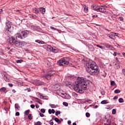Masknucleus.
I'll return each instance as SVG.
<instances>
[{"mask_svg": "<svg viewBox=\"0 0 125 125\" xmlns=\"http://www.w3.org/2000/svg\"><path fill=\"white\" fill-rule=\"evenodd\" d=\"M28 118L29 120H30V121H32V120H33V116L31 114H29L28 115Z\"/></svg>", "mask_w": 125, "mask_h": 125, "instance_id": "nucleus-32", "label": "nucleus"}, {"mask_svg": "<svg viewBox=\"0 0 125 125\" xmlns=\"http://www.w3.org/2000/svg\"><path fill=\"white\" fill-rule=\"evenodd\" d=\"M36 42H38V43H39L40 44H44V42L43 41H40L39 40L35 41Z\"/></svg>", "mask_w": 125, "mask_h": 125, "instance_id": "nucleus-25", "label": "nucleus"}, {"mask_svg": "<svg viewBox=\"0 0 125 125\" xmlns=\"http://www.w3.org/2000/svg\"><path fill=\"white\" fill-rule=\"evenodd\" d=\"M110 85L111 86H114V85H116V83H115V81H110Z\"/></svg>", "mask_w": 125, "mask_h": 125, "instance_id": "nucleus-30", "label": "nucleus"}, {"mask_svg": "<svg viewBox=\"0 0 125 125\" xmlns=\"http://www.w3.org/2000/svg\"><path fill=\"white\" fill-rule=\"evenodd\" d=\"M58 51H59V49H58V48H57L55 47H53L52 50V52H54V53H57V52H58Z\"/></svg>", "mask_w": 125, "mask_h": 125, "instance_id": "nucleus-19", "label": "nucleus"}, {"mask_svg": "<svg viewBox=\"0 0 125 125\" xmlns=\"http://www.w3.org/2000/svg\"><path fill=\"white\" fill-rule=\"evenodd\" d=\"M115 59H116V61H117V63H120V61H119V59L118 58V57H116L115 58Z\"/></svg>", "mask_w": 125, "mask_h": 125, "instance_id": "nucleus-55", "label": "nucleus"}, {"mask_svg": "<svg viewBox=\"0 0 125 125\" xmlns=\"http://www.w3.org/2000/svg\"><path fill=\"white\" fill-rule=\"evenodd\" d=\"M6 90V88L4 87H1L0 89V91L1 92L2 91H5Z\"/></svg>", "mask_w": 125, "mask_h": 125, "instance_id": "nucleus-34", "label": "nucleus"}, {"mask_svg": "<svg viewBox=\"0 0 125 125\" xmlns=\"http://www.w3.org/2000/svg\"><path fill=\"white\" fill-rule=\"evenodd\" d=\"M118 19L120 21H124V18H123V17H119Z\"/></svg>", "mask_w": 125, "mask_h": 125, "instance_id": "nucleus-44", "label": "nucleus"}, {"mask_svg": "<svg viewBox=\"0 0 125 125\" xmlns=\"http://www.w3.org/2000/svg\"><path fill=\"white\" fill-rule=\"evenodd\" d=\"M85 68L86 72L90 74V75H98V74H99V72L100 71L98 65L96 64L95 62L92 61H89L86 63Z\"/></svg>", "mask_w": 125, "mask_h": 125, "instance_id": "nucleus-2", "label": "nucleus"}, {"mask_svg": "<svg viewBox=\"0 0 125 125\" xmlns=\"http://www.w3.org/2000/svg\"><path fill=\"white\" fill-rule=\"evenodd\" d=\"M119 103H124V99L120 98L118 100Z\"/></svg>", "mask_w": 125, "mask_h": 125, "instance_id": "nucleus-33", "label": "nucleus"}, {"mask_svg": "<svg viewBox=\"0 0 125 125\" xmlns=\"http://www.w3.org/2000/svg\"><path fill=\"white\" fill-rule=\"evenodd\" d=\"M118 99V96H116L113 98V100H115V99Z\"/></svg>", "mask_w": 125, "mask_h": 125, "instance_id": "nucleus-62", "label": "nucleus"}, {"mask_svg": "<svg viewBox=\"0 0 125 125\" xmlns=\"http://www.w3.org/2000/svg\"><path fill=\"white\" fill-rule=\"evenodd\" d=\"M48 113L50 114L52 113V110L51 109L48 110Z\"/></svg>", "mask_w": 125, "mask_h": 125, "instance_id": "nucleus-57", "label": "nucleus"}, {"mask_svg": "<svg viewBox=\"0 0 125 125\" xmlns=\"http://www.w3.org/2000/svg\"><path fill=\"white\" fill-rule=\"evenodd\" d=\"M15 108L16 109H18V110H20V106H19V104H15Z\"/></svg>", "mask_w": 125, "mask_h": 125, "instance_id": "nucleus-27", "label": "nucleus"}, {"mask_svg": "<svg viewBox=\"0 0 125 125\" xmlns=\"http://www.w3.org/2000/svg\"><path fill=\"white\" fill-rule=\"evenodd\" d=\"M39 115L40 116V117H44V115L41 112H39Z\"/></svg>", "mask_w": 125, "mask_h": 125, "instance_id": "nucleus-46", "label": "nucleus"}, {"mask_svg": "<svg viewBox=\"0 0 125 125\" xmlns=\"http://www.w3.org/2000/svg\"><path fill=\"white\" fill-rule=\"evenodd\" d=\"M66 86H68L70 88L72 87L78 93H83L84 90H86L88 86H89V81L83 77H79L73 83H66Z\"/></svg>", "mask_w": 125, "mask_h": 125, "instance_id": "nucleus-1", "label": "nucleus"}, {"mask_svg": "<svg viewBox=\"0 0 125 125\" xmlns=\"http://www.w3.org/2000/svg\"><path fill=\"white\" fill-rule=\"evenodd\" d=\"M30 28L33 31H38V30H39V26L36 25H31Z\"/></svg>", "mask_w": 125, "mask_h": 125, "instance_id": "nucleus-11", "label": "nucleus"}, {"mask_svg": "<svg viewBox=\"0 0 125 125\" xmlns=\"http://www.w3.org/2000/svg\"><path fill=\"white\" fill-rule=\"evenodd\" d=\"M8 85H9V86H10V87H12V86H13V84L11 83H9Z\"/></svg>", "mask_w": 125, "mask_h": 125, "instance_id": "nucleus-51", "label": "nucleus"}, {"mask_svg": "<svg viewBox=\"0 0 125 125\" xmlns=\"http://www.w3.org/2000/svg\"><path fill=\"white\" fill-rule=\"evenodd\" d=\"M7 42L10 43V44H11V43L14 44L15 42V38L14 37L9 38L7 40Z\"/></svg>", "mask_w": 125, "mask_h": 125, "instance_id": "nucleus-7", "label": "nucleus"}, {"mask_svg": "<svg viewBox=\"0 0 125 125\" xmlns=\"http://www.w3.org/2000/svg\"><path fill=\"white\" fill-rule=\"evenodd\" d=\"M112 114H113V115L116 114V109H113L112 110Z\"/></svg>", "mask_w": 125, "mask_h": 125, "instance_id": "nucleus-48", "label": "nucleus"}, {"mask_svg": "<svg viewBox=\"0 0 125 125\" xmlns=\"http://www.w3.org/2000/svg\"><path fill=\"white\" fill-rule=\"evenodd\" d=\"M91 8L93 10H95V11L98 12V8H99V6L95 4H93L91 5Z\"/></svg>", "mask_w": 125, "mask_h": 125, "instance_id": "nucleus-10", "label": "nucleus"}, {"mask_svg": "<svg viewBox=\"0 0 125 125\" xmlns=\"http://www.w3.org/2000/svg\"><path fill=\"white\" fill-rule=\"evenodd\" d=\"M88 47L89 51H94L95 49L94 46H93L92 45H89Z\"/></svg>", "mask_w": 125, "mask_h": 125, "instance_id": "nucleus-17", "label": "nucleus"}, {"mask_svg": "<svg viewBox=\"0 0 125 125\" xmlns=\"http://www.w3.org/2000/svg\"><path fill=\"white\" fill-rule=\"evenodd\" d=\"M55 110L54 109H52V114H55Z\"/></svg>", "mask_w": 125, "mask_h": 125, "instance_id": "nucleus-58", "label": "nucleus"}, {"mask_svg": "<svg viewBox=\"0 0 125 125\" xmlns=\"http://www.w3.org/2000/svg\"><path fill=\"white\" fill-rule=\"evenodd\" d=\"M106 12V9L103 6H99V9L98 8V12Z\"/></svg>", "mask_w": 125, "mask_h": 125, "instance_id": "nucleus-8", "label": "nucleus"}, {"mask_svg": "<svg viewBox=\"0 0 125 125\" xmlns=\"http://www.w3.org/2000/svg\"><path fill=\"white\" fill-rule=\"evenodd\" d=\"M40 98H41V99H46V96L41 95Z\"/></svg>", "mask_w": 125, "mask_h": 125, "instance_id": "nucleus-36", "label": "nucleus"}, {"mask_svg": "<svg viewBox=\"0 0 125 125\" xmlns=\"http://www.w3.org/2000/svg\"><path fill=\"white\" fill-rule=\"evenodd\" d=\"M15 116H20V113H19V112H17L15 113Z\"/></svg>", "mask_w": 125, "mask_h": 125, "instance_id": "nucleus-50", "label": "nucleus"}, {"mask_svg": "<svg viewBox=\"0 0 125 125\" xmlns=\"http://www.w3.org/2000/svg\"><path fill=\"white\" fill-rule=\"evenodd\" d=\"M54 74V73L52 71H47L46 74L43 75V77L44 78H45L46 80H49L50 79H51V77L53 76Z\"/></svg>", "mask_w": 125, "mask_h": 125, "instance_id": "nucleus-6", "label": "nucleus"}, {"mask_svg": "<svg viewBox=\"0 0 125 125\" xmlns=\"http://www.w3.org/2000/svg\"><path fill=\"white\" fill-rule=\"evenodd\" d=\"M101 104H108V102L106 100H103L101 102Z\"/></svg>", "mask_w": 125, "mask_h": 125, "instance_id": "nucleus-35", "label": "nucleus"}, {"mask_svg": "<svg viewBox=\"0 0 125 125\" xmlns=\"http://www.w3.org/2000/svg\"><path fill=\"white\" fill-rule=\"evenodd\" d=\"M4 80L5 81V82H7V83H9L10 82V80L7 78L6 76H4Z\"/></svg>", "mask_w": 125, "mask_h": 125, "instance_id": "nucleus-29", "label": "nucleus"}, {"mask_svg": "<svg viewBox=\"0 0 125 125\" xmlns=\"http://www.w3.org/2000/svg\"><path fill=\"white\" fill-rule=\"evenodd\" d=\"M55 121L56 123H57L59 125L61 124V121L59 120L58 118H55Z\"/></svg>", "mask_w": 125, "mask_h": 125, "instance_id": "nucleus-26", "label": "nucleus"}, {"mask_svg": "<svg viewBox=\"0 0 125 125\" xmlns=\"http://www.w3.org/2000/svg\"><path fill=\"white\" fill-rule=\"evenodd\" d=\"M69 61H70L69 57H64L59 60L57 64L59 66H63L64 67L69 64Z\"/></svg>", "mask_w": 125, "mask_h": 125, "instance_id": "nucleus-3", "label": "nucleus"}, {"mask_svg": "<svg viewBox=\"0 0 125 125\" xmlns=\"http://www.w3.org/2000/svg\"><path fill=\"white\" fill-rule=\"evenodd\" d=\"M49 106H51L52 108H57L58 107V104H49Z\"/></svg>", "mask_w": 125, "mask_h": 125, "instance_id": "nucleus-28", "label": "nucleus"}, {"mask_svg": "<svg viewBox=\"0 0 125 125\" xmlns=\"http://www.w3.org/2000/svg\"><path fill=\"white\" fill-rule=\"evenodd\" d=\"M53 48V47L50 45H47L46 46L47 50H48V51H52Z\"/></svg>", "mask_w": 125, "mask_h": 125, "instance_id": "nucleus-21", "label": "nucleus"}, {"mask_svg": "<svg viewBox=\"0 0 125 125\" xmlns=\"http://www.w3.org/2000/svg\"><path fill=\"white\" fill-rule=\"evenodd\" d=\"M105 47H106L107 48H109V49H111V50H113V49H114L113 47L112 46V45H110V44H105Z\"/></svg>", "mask_w": 125, "mask_h": 125, "instance_id": "nucleus-20", "label": "nucleus"}, {"mask_svg": "<svg viewBox=\"0 0 125 125\" xmlns=\"http://www.w3.org/2000/svg\"><path fill=\"white\" fill-rule=\"evenodd\" d=\"M97 108H98V105H96L95 106H94V109H97Z\"/></svg>", "mask_w": 125, "mask_h": 125, "instance_id": "nucleus-63", "label": "nucleus"}, {"mask_svg": "<svg viewBox=\"0 0 125 125\" xmlns=\"http://www.w3.org/2000/svg\"><path fill=\"white\" fill-rule=\"evenodd\" d=\"M84 8V11L85 13H87L88 12V7L85 6V5H83Z\"/></svg>", "mask_w": 125, "mask_h": 125, "instance_id": "nucleus-24", "label": "nucleus"}, {"mask_svg": "<svg viewBox=\"0 0 125 125\" xmlns=\"http://www.w3.org/2000/svg\"><path fill=\"white\" fill-rule=\"evenodd\" d=\"M62 104H63V106H65V107H68V104L67 103H66V102H63Z\"/></svg>", "mask_w": 125, "mask_h": 125, "instance_id": "nucleus-41", "label": "nucleus"}, {"mask_svg": "<svg viewBox=\"0 0 125 125\" xmlns=\"http://www.w3.org/2000/svg\"><path fill=\"white\" fill-rule=\"evenodd\" d=\"M66 95L63 96V97H62L63 98H64L65 99H71V96H70V95H69L68 94L66 93L65 94Z\"/></svg>", "mask_w": 125, "mask_h": 125, "instance_id": "nucleus-22", "label": "nucleus"}, {"mask_svg": "<svg viewBox=\"0 0 125 125\" xmlns=\"http://www.w3.org/2000/svg\"><path fill=\"white\" fill-rule=\"evenodd\" d=\"M71 123H72V122H71L70 120L68 121V122H67L68 125H71Z\"/></svg>", "mask_w": 125, "mask_h": 125, "instance_id": "nucleus-60", "label": "nucleus"}, {"mask_svg": "<svg viewBox=\"0 0 125 125\" xmlns=\"http://www.w3.org/2000/svg\"><path fill=\"white\" fill-rule=\"evenodd\" d=\"M41 112L42 113V114H44V113H45V109H44L43 108H42L41 109Z\"/></svg>", "mask_w": 125, "mask_h": 125, "instance_id": "nucleus-42", "label": "nucleus"}, {"mask_svg": "<svg viewBox=\"0 0 125 125\" xmlns=\"http://www.w3.org/2000/svg\"><path fill=\"white\" fill-rule=\"evenodd\" d=\"M117 52H114L113 53V56H117Z\"/></svg>", "mask_w": 125, "mask_h": 125, "instance_id": "nucleus-59", "label": "nucleus"}, {"mask_svg": "<svg viewBox=\"0 0 125 125\" xmlns=\"http://www.w3.org/2000/svg\"><path fill=\"white\" fill-rule=\"evenodd\" d=\"M50 125H54V123H53V122H52V120H51L50 121Z\"/></svg>", "mask_w": 125, "mask_h": 125, "instance_id": "nucleus-49", "label": "nucleus"}, {"mask_svg": "<svg viewBox=\"0 0 125 125\" xmlns=\"http://www.w3.org/2000/svg\"><path fill=\"white\" fill-rule=\"evenodd\" d=\"M60 114H61V111H57L55 112L56 116H58V115H60Z\"/></svg>", "mask_w": 125, "mask_h": 125, "instance_id": "nucleus-40", "label": "nucleus"}, {"mask_svg": "<svg viewBox=\"0 0 125 125\" xmlns=\"http://www.w3.org/2000/svg\"><path fill=\"white\" fill-rule=\"evenodd\" d=\"M10 21L7 20L5 22V32L7 33V34H11V27H12V24L11 23Z\"/></svg>", "mask_w": 125, "mask_h": 125, "instance_id": "nucleus-5", "label": "nucleus"}, {"mask_svg": "<svg viewBox=\"0 0 125 125\" xmlns=\"http://www.w3.org/2000/svg\"><path fill=\"white\" fill-rule=\"evenodd\" d=\"M32 11L33 13H35V14H39V12H40V9L37 8H33L32 9Z\"/></svg>", "mask_w": 125, "mask_h": 125, "instance_id": "nucleus-14", "label": "nucleus"}, {"mask_svg": "<svg viewBox=\"0 0 125 125\" xmlns=\"http://www.w3.org/2000/svg\"><path fill=\"white\" fill-rule=\"evenodd\" d=\"M30 107L32 108V109H34V108L35 107V104H31Z\"/></svg>", "mask_w": 125, "mask_h": 125, "instance_id": "nucleus-54", "label": "nucleus"}, {"mask_svg": "<svg viewBox=\"0 0 125 125\" xmlns=\"http://www.w3.org/2000/svg\"><path fill=\"white\" fill-rule=\"evenodd\" d=\"M25 90H27L28 92H30L31 91V88H27V89H25Z\"/></svg>", "mask_w": 125, "mask_h": 125, "instance_id": "nucleus-53", "label": "nucleus"}, {"mask_svg": "<svg viewBox=\"0 0 125 125\" xmlns=\"http://www.w3.org/2000/svg\"><path fill=\"white\" fill-rule=\"evenodd\" d=\"M54 89L55 90H58V89H60V85L59 84H55L54 85Z\"/></svg>", "mask_w": 125, "mask_h": 125, "instance_id": "nucleus-16", "label": "nucleus"}, {"mask_svg": "<svg viewBox=\"0 0 125 125\" xmlns=\"http://www.w3.org/2000/svg\"><path fill=\"white\" fill-rule=\"evenodd\" d=\"M121 91L119 89H116L114 91V93L118 94V93H120Z\"/></svg>", "mask_w": 125, "mask_h": 125, "instance_id": "nucleus-37", "label": "nucleus"}, {"mask_svg": "<svg viewBox=\"0 0 125 125\" xmlns=\"http://www.w3.org/2000/svg\"><path fill=\"white\" fill-rule=\"evenodd\" d=\"M39 11H40V12H41V13H42V14H45V8L43 7H40L39 8Z\"/></svg>", "mask_w": 125, "mask_h": 125, "instance_id": "nucleus-15", "label": "nucleus"}, {"mask_svg": "<svg viewBox=\"0 0 125 125\" xmlns=\"http://www.w3.org/2000/svg\"><path fill=\"white\" fill-rule=\"evenodd\" d=\"M106 122L107 123H109V124H110L111 123V120L110 119H107Z\"/></svg>", "mask_w": 125, "mask_h": 125, "instance_id": "nucleus-61", "label": "nucleus"}, {"mask_svg": "<svg viewBox=\"0 0 125 125\" xmlns=\"http://www.w3.org/2000/svg\"><path fill=\"white\" fill-rule=\"evenodd\" d=\"M85 116H86V118H89L90 117V114L88 112H86L85 113Z\"/></svg>", "mask_w": 125, "mask_h": 125, "instance_id": "nucleus-38", "label": "nucleus"}, {"mask_svg": "<svg viewBox=\"0 0 125 125\" xmlns=\"http://www.w3.org/2000/svg\"><path fill=\"white\" fill-rule=\"evenodd\" d=\"M105 109H107V110H109V109H110V106H107L105 107Z\"/></svg>", "mask_w": 125, "mask_h": 125, "instance_id": "nucleus-64", "label": "nucleus"}, {"mask_svg": "<svg viewBox=\"0 0 125 125\" xmlns=\"http://www.w3.org/2000/svg\"><path fill=\"white\" fill-rule=\"evenodd\" d=\"M29 113H30V109L25 110L24 112V115L28 116V115H29Z\"/></svg>", "mask_w": 125, "mask_h": 125, "instance_id": "nucleus-31", "label": "nucleus"}, {"mask_svg": "<svg viewBox=\"0 0 125 125\" xmlns=\"http://www.w3.org/2000/svg\"><path fill=\"white\" fill-rule=\"evenodd\" d=\"M34 98L35 100V101L37 102V103H39V104H41V105L42 104V101L40 100L39 98L34 97Z\"/></svg>", "mask_w": 125, "mask_h": 125, "instance_id": "nucleus-23", "label": "nucleus"}, {"mask_svg": "<svg viewBox=\"0 0 125 125\" xmlns=\"http://www.w3.org/2000/svg\"><path fill=\"white\" fill-rule=\"evenodd\" d=\"M96 17H98V15H94L92 16V18H95Z\"/></svg>", "mask_w": 125, "mask_h": 125, "instance_id": "nucleus-56", "label": "nucleus"}, {"mask_svg": "<svg viewBox=\"0 0 125 125\" xmlns=\"http://www.w3.org/2000/svg\"><path fill=\"white\" fill-rule=\"evenodd\" d=\"M114 34L115 35H114V36L112 34H108L107 35V37L110 38V39H111V40H115V36H118L117 35H119V34L114 33Z\"/></svg>", "mask_w": 125, "mask_h": 125, "instance_id": "nucleus-12", "label": "nucleus"}, {"mask_svg": "<svg viewBox=\"0 0 125 125\" xmlns=\"http://www.w3.org/2000/svg\"><path fill=\"white\" fill-rule=\"evenodd\" d=\"M23 60H18L17 61V63H22L23 62Z\"/></svg>", "mask_w": 125, "mask_h": 125, "instance_id": "nucleus-43", "label": "nucleus"}, {"mask_svg": "<svg viewBox=\"0 0 125 125\" xmlns=\"http://www.w3.org/2000/svg\"><path fill=\"white\" fill-rule=\"evenodd\" d=\"M50 29L53 30L54 31H56L57 30V29L53 26H50Z\"/></svg>", "mask_w": 125, "mask_h": 125, "instance_id": "nucleus-47", "label": "nucleus"}, {"mask_svg": "<svg viewBox=\"0 0 125 125\" xmlns=\"http://www.w3.org/2000/svg\"><path fill=\"white\" fill-rule=\"evenodd\" d=\"M35 106L37 109H39V108H40V105H39V104H36Z\"/></svg>", "mask_w": 125, "mask_h": 125, "instance_id": "nucleus-52", "label": "nucleus"}, {"mask_svg": "<svg viewBox=\"0 0 125 125\" xmlns=\"http://www.w3.org/2000/svg\"><path fill=\"white\" fill-rule=\"evenodd\" d=\"M96 46H97V47H99V48H101V49H103V46L100 45H97Z\"/></svg>", "mask_w": 125, "mask_h": 125, "instance_id": "nucleus-45", "label": "nucleus"}, {"mask_svg": "<svg viewBox=\"0 0 125 125\" xmlns=\"http://www.w3.org/2000/svg\"><path fill=\"white\" fill-rule=\"evenodd\" d=\"M29 15V17L30 18H31L32 19H37V15L34 14H31L30 15Z\"/></svg>", "mask_w": 125, "mask_h": 125, "instance_id": "nucleus-18", "label": "nucleus"}, {"mask_svg": "<svg viewBox=\"0 0 125 125\" xmlns=\"http://www.w3.org/2000/svg\"><path fill=\"white\" fill-rule=\"evenodd\" d=\"M14 44H15L16 47H21L22 45V42L19 41H16V40H15V42H14Z\"/></svg>", "mask_w": 125, "mask_h": 125, "instance_id": "nucleus-9", "label": "nucleus"}, {"mask_svg": "<svg viewBox=\"0 0 125 125\" xmlns=\"http://www.w3.org/2000/svg\"><path fill=\"white\" fill-rule=\"evenodd\" d=\"M29 34V32L27 30L26 31H22L19 32V33L17 34V36L18 39H21V40H24L25 38L28 37V34Z\"/></svg>", "mask_w": 125, "mask_h": 125, "instance_id": "nucleus-4", "label": "nucleus"}, {"mask_svg": "<svg viewBox=\"0 0 125 125\" xmlns=\"http://www.w3.org/2000/svg\"><path fill=\"white\" fill-rule=\"evenodd\" d=\"M34 125H42V123L40 121H38L36 123H35Z\"/></svg>", "mask_w": 125, "mask_h": 125, "instance_id": "nucleus-39", "label": "nucleus"}, {"mask_svg": "<svg viewBox=\"0 0 125 125\" xmlns=\"http://www.w3.org/2000/svg\"><path fill=\"white\" fill-rule=\"evenodd\" d=\"M36 84L37 85H44V83L43 82H42L40 80H38L36 81Z\"/></svg>", "mask_w": 125, "mask_h": 125, "instance_id": "nucleus-13", "label": "nucleus"}]
</instances>
